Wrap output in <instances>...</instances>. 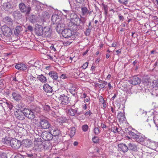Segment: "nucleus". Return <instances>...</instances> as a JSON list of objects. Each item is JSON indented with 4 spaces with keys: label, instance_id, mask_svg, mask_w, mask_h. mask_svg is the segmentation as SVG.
<instances>
[{
    "label": "nucleus",
    "instance_id": "35",
    "mask_svg": "<svg viewBox=\"0 0 158 158\" xmlns=\"http://www.w3.org/2000/svg\"><path fill=\"white\" fill-rule=\"evenodd\" d=\"M69 89L70 90V92H73L75 91L76 88L73 84H70L69 85Z\"/></svg>",
    "mask_w": 158,
    "mask_h": 158
},
{
    "label": "nucleus",
    "instance_id": "14",
    "mask_svg": "<svg viewBox=\"0 0 158 158\" xmlns=\"http://www.w3.org/2000/svg\"><path fill=\"white\" fill-rule=\"evenodd\" d=\"M71 26H70V29H64L62 32V34L65 38L70 37L72 35V30L70 29Z\"/></svg>",
    "mask_w": 158,
    "mask_h": 158
},
{
    "label": "nucleus",
    "instance_id": "17",
    "mask_svg": "<svg viewBox=\"0 0 158 158\" xmlns=\"http://www.w3.org/2000/svg\"><path fill=\"white\" fill-rule=\"evenodd\" d=\"M118 147L120 151H122L123 152H127L128 150L127 146L124 144L120 143L118 144Z\"/></svg>",
    "mask_w": 158,
    "mask_h": 158
},
{
    "label": "nucleus",
    "instance_id": "45",
    "mask_svg": "<svg viewBox=\"0 0 158 158\" xmlns=\"http://www.w3.org/2000/svg\"><path fill=\"white\" fill-rule=\"evenodd\" d=\"M68 77V75L66 74H62L60 77V78L62 79H66Z\"/></svg>",
    "mask_w": 158,
    "mask_h": 158
},
{
    "label": "nucleus",
    "instance_id": "51",
    "mask_svg": "<svg viewBox=\"0 0 158 158\" xmlns=\"http://www.w3.org/2000/svg\"><path fill=\"white\" fill-rule=\"evenodd\" d=\"M71 43V42H69L68 41L64 42L63 43V44L64 46H67L69 45Z\"/></svg>",
    "mask_w": 158,
    "mask_h": 158
},
{
    "label": "nucleus",
    "instance_id": "61",
    "mask_svg": "<svg viewBox=\"0 0 158 158\" xmlns=\"http://www.w3.org/2000/svg\"><path fill=\"white\" fill-rule=\"evenodd\" d=\"M84 0H76V1L78 3H81Z\"/></svg>",
    "mask_w": 158,
    "mask_h": 158
},
{
    "label": "nucleus",
    "instance_id": "7",
    "mask_svg": "<svg viewBox=\"0 0 158 158\" xmlns=\"http://www.w3.org/2000/svg\"><path fill=\"white\" fill-rule=\"evenodd\" d=\"M24 117L30 119H33L35 117V115L31 110L28 109H24L23 110Z\"/></svg>",
    "mask_w": 158,
    "mask_h": 158
},
{
    "label": "nucleus",
    "instance_id": "58",
    "mask_svg": "<svg viewBox=\"0 0 158 158\" xmlns=\"http://www.w3.org/2000/svg\"><path fill=\"white\" fill-rule=\"evenodd\" d=\"M111 110L113 113H116V112L115 111V110L114 109L113 107H111Z\"/></svg>",
    "mask_w": 158,
    "mask_h": 158
},
{
    "label": "nucleus",
    "instance_id": "57",
    "mask_svg": "<svg viewBox=\"0 0 158 158\" xmlns=\"http://www.w3.org/2000/svg\"><path fill=\"white\" fill-rule=\"evenodd\" d=\"M99 87L102 88H104L105 86V85L103 84H99Z\"/></svg>",
    "mask_w": 158,
    "mask_h": 158
},
{
    "label": "nucleus",
    "instance_id": "2",
    "mask_svg": "<svg viewBox=\"0 0 158 158\" xmlns=\"http://www.w3.org/2000/svg\"><path fill=\"white\" fill-rule=\"evenodd\" d=\"M34 146L33 149L36 150H42L44 149L46 145L45 142L41 138H35L34 141Z\"/></svg>",
    "mask_w": 158,
    "mask_h": 158
},
{
    "label": "nucleus",
    "instance_id": "4",
    "mask_svg": "<svg viewBox=\"0 0 158 158\" xmlns=\"http://www.w3.org/2000/svg\"><path fill=\"white\" fill-rule=\"evenodd\" d=\"M19 7L21 12L26 14H29L31 10V7L30 6H26L23 3H20L19 5Z\"/></svg>",
    "mask_w": 158,
    "mask_h": 158
},
{
    "label": "nucleus",
    "instance_id": "40",
    "mask_svg": "<svg viewBox=\"0 0 158 158\" xmlns=\"http://www.w3.org/2000/svg\"><path fill=\"white\" fill-rule=\"evenodd\" d=\"M94 133L96 135H98L100 132V130L99 127H96L94 129Z\"/></svg>",
    "mask_w": 158,
    "mask_h": 158
},
{
    "label": "nucleus",
    "instance_id": "5",
    "mask_svg": "<svg viewBox=\"0 0 158 158\" xmlns=\"http://www.w3.org/2000/svg\"><path fill=\"white\" fill-rule=\"evenodd\" d=\"M59 100L62 105H67L70 102L69 98L64 94L60 95Z\"/></svg>",
    "mask_w": 158,
    "mask_h": 158
},
{
    "label": "nucleus",
    "instance_id": "55",
    "mask_svg": "<svg viewBox=\"0 0 158 158\" xmlns=\"http://www.w3.org/2000/svg\"><path fill=\"white\" fill-rule=\"evenodd\" d=\"M50 48L51 50H53L54 51H56V48H54V46L53 45H52L50 47Z\"/></svg>",
    "mask_w": 158,
    "mask_h": 158
},
{
    "label": "nucleus",
    "instance_id": "3",
    "mask_svg": "<svg viewBox=\"0 0 158 158\" xmlns=\"http://www.w3.org/2000/svg\"><path fill=\"white\" fill-rule=\"evenodd\" d=\"M51 126L49 121L46 118H41L40 119L39 127L41 129H47Z\"/></svg>",
    "mask_w": 158,
    "mask_h": 158
},
{
    "label": "nucleus",
    "instance_id": "33",
    "mask_svg": "<svg viewBox=\"0 0 158 158\" xmlns=\"http://www.w3.org/2000/svg\"><path fill=\"white\" fill-rule=\"evenodd\" d=\"M11 140V139L10 138L6 137L5 138L2 139V141L4 144L10 145Z\"/></svg>",
    "mask_w": 158,
    "mask_h": 158
},
{
    "label": "nucleus",
    "instance_id": "52",
    "mask_svg": "<svg viewBox=\"0 0 158 158\" xmlns=\"http://www.w3.org/2000/svg\"><path fill=\"white\" fill-rule=\"evenodd\" d=\"M119 2L122 3L123 4H126L127 0H119Z\"/></svg>",
    "mask_w": 158,
    "mask_h": 158
},
{
    "label": "nucleus",
    "instance_id": "24",
    "mask_svg": "<svg viewBox=\"0 0 158 158\" xmlns=\"http://www.w3.org/2000/svg\"><path fill=\"white\" fill-rule=\"evenodd\" d=\"M49 76L54 80H56L58 78L57 73L54 71H51L49 73Z\"/></svg>",
    "mask_w": 158,
    "mask_h": 158
},
{
    "label": "nucleus",
    "instance_id": "29",
    "mask_svg": "<svg viewBox=\"0 0 158 158\" xmlns=\"http://www.w3.org/2000/svg\"><path fill=\"white\" fill-rule=\"evenodd\" d=\"M128 146L131 150L134 152H136L138 150L137 146L133 143H130L128 144Z\"/></svg>",
    "mask_w": 158,
    "mask_h": 158
},
{
    "label": "nucleus",
    "instance_id": "19",
    "mask_svg": "<svg viewBox=\"0 0 158 158\" xmlns=\"http://www.w3.org/2000/svg\"><path fill=\"white\" fill-rule=\"evenodd\" d=\"M3 21L6 23L10 26H12L13 24V20L10 17L6 16L3 19Z\"/></svg>",
    "mask_w": 158,
    "mask_h": 158
},
{
    "label": "nucleus",
    "instance_id": "10",
    "mask_svg": "<svg viewBox=\"0 0 158 158\" xmlns=\"http://www.w3.org/2000/svg\"><path fill=\"white\" fill-rule=\"evenodd\" d=\"M21 145L20 142L15 139H12L10 143V145L13 148L18 149L20 148Z\"/></svg>",
    "mask_w": 158,
    "mask_h": 158
},
{
    "label": "nucleus",
    "instance_id": "31",
    "mask_svg": "<svg viewBox=\"0 0 158 158\" xmlns=\"http://www.w3.org/2000/svg\"><path fill=\"white\" fill-rule=\"evenodd\" d=\"M23 30L22 27L20 26H17L16 27L14 31L15 34L16 35H19L21 31Z\"/></svg>",
    "mask_w": 158,
    "mask_h": 158
},
{
    "label": "nucleus",
    "instance_id": "60",
    "mask_svg": "<svg viewBox=\"0 0 158 158\" xmlns=\"http://www.w3.org/2000/svg\"><path fill=\"white\" fill-rule=\"evenodd\" d=\"M48 58L49 59H50L52 60H53V58L51 56L48 55Z\"/></svg>",
    "mask_w": 158,
    "mask_h": 158
},
{
    "label": "nucleus",
    "instance_id": "41",
    "mask_svg": "<svg viewBox=\"0 0 158 158\" xmlns=\"http://www.w3.org/2000/svg\"><path fill=\"white\" fill-rule=\"evenodd\" d=\"M82 15H85L88 11L86 7H82L81 9Z\"/></svg>",
    "mask_w": 158,
    "mask_h": 158
},
{
    "label": "nucleus",
    "instance_id": "23",
    "mask_svg": "<svg viewBox=\"0 0 158 158\" xmlns=\"http://www.w3.org/2000/svg\"><path fill=\"white\" fill-rule=\"evenodd\" d=\"M23 146L28 148L32 144L31 141L29 139H25L23 141Z\"/></svg>",
    "mask_w": 158,
    "mask_h": 158
},
{
    "label": "nucleus",
    "instance_id": "48",
    "mask_svg": "<svg viewBox=\"0 0 158 158\" xmlns=\"http://www.w3.org/2000/svg\"><path fill=\"white\" fill-rule=\"evenodd\" d=\"M14 158H24V157L22 155L18 154L15 156Z\"/></svg>",
    "mask_w": 158,
    "mask_h": 158
},
{
    "label": "nucleus",
    "instance_id": "16",
    "mask_svg": "<svg viewBox=\"0 0 158 158\" xmlns=\"http://www.w3.org/2000/svg\"><path fill=\"white\" fill-rule=\"evenodd\" d=\"M140 79L137 76H134L132 77L131 80V83L134 85H136L140 83Z\"/></svg>",
    "mask_w": 158,
    "mask_h": 158
},
{
    "label": "nucleus",
    "instance_id": "43",
    "mask_svg": "<svg viewBox=\"0 0 158 158\" xmlns=\"http://www.w3.org/2000/svg\"><path fill=\"white\" fill-rule=\"evenodd\" d=\"M6 104L7 105V106L9 108L10 110H11L12 109L13 106L11 102H6Z\"/></svg>",
    "mask_w": 158,
    "mask_h": 158
},
{
    "label": "nucleus",
    "instance_id": "46",
    "mask_svg": "<svg viewBox=\"0 0 158 158\" xmlns=\"http://www.w3.org/2000/svg\"><path fill=\"white\" fill-rule=\"evenodd\" d=\"M88 65V63L87 62H86L82 66V68L83 69H85L87 67Z\"/></svg>",
    "mask_w": 158,
    "mask_h": 158
},
{
    "label": "nucleus",
    "instance_id": "59",
    "mask_svg": "<svg viewBox=\"0 0 158 158\" xmlns=\"http://www.w3.org/2000/svg\"><path fill=\"white\" fill-rule=\"evenodd\" d=\"M101 126L103 128H106V125L105 124H104L103 123H101Z\"/></svg>",
    "mask_w": 158,
    "mask_h": 158
},
{
    "label": "nucleus",
    "instance_id": "63",
    "mask_svg": "<svg viewBox=\"0 0 158 158\" xmlns=\"http://www.w3.org/2000/svg\"><path fill=\"white\" fill-rule=\"evenodd\" d=\"M108 85L109 87V89H110L111 88V85L110 83H108Z\"/></svg>",
    "mask_w": 158,
    "mask_h": 158
},
{
    "label": "nucleus",
    "instance_id": "34",
    "mask_svg": "<svg viewBox=\"0 0 158 158\" xmlns=\"http://www.w3.org/2000/svg\"><path fill=\"white\" fill-rule=\"evenodd\" d=\"M76 132V129L75 127H73L70 129L69 135L70 137H72L74 135Z\"/></svg>",
    "mask_w": 158,
    "mask_h": 158
},
{
    "label": "nucleus",
    "instance_id": "37",
    "mask_svg": "<svg viewBox=\"0 0 158 158\" xmlns=\"http://www.w3.org/2000/svg\"><path fill=\"white\" fill-rule=\"evenodd\" d=\"M42 107L43 108L44 110L46 112H49L50 110V107L49 106L46 105H42Z\"/></svg>",
    "mask_w": 158,
    "mask_h": 158
},
{
    "label": "nucleus",
    "instance_id": "9",
    "mask_svg": "<svg viewBox=\"0 0 158 158\" xmlns=\"http://www.w3.org/2000/svg\"><path fill=\"white\" fill-rule=\"evenodd\" d=\"M52 131H50L49 132L47 131L43 132L41 134V136L43 139L45 141H49L51 140L52 138Z\"/></svg>",
    "mask_w": 158,
    "mask_h": 158
},
{
    "label": "nucleus",
    "instance_id": "18",
    "mask_svg": "<svg viewBox=\"0 0 158 158\" xmlns=\"http://www.w3.org/2000/svg\"><path fill=\"white\" fill-rule=\"evenodd\" d=\"M2 8L6 11H8L9 10L12 9L13 6L9 2H6L3 3Z\"/></svg>",
    "mask_w": 158,
    "mask_h": 158
},
{
    "label": "nucleus",
    "instance_id": "39",
    "mask_svg": "<svg viewBox=\"0 0 158 158\" xmlns=\"http://www.w3.org/2000/svg\"><path fill=\"white\" fill-rule=\"evenodd\" d=\"M81 128L83 131L86 132L88 131L89 127L87 125L85 124L83 125Z\"/></svg>",
    "mask_w": 158,
    "mask_h": 158
},
{
    "label": "nucleus",
    "instance_id": "25",
    "mask_svg": "<svg viewBox=\"0 0 158 158\" xmlns=\"http://www.w3.org/2000/svg\"><path fill=\"white\" fill-rule=\"evenodd\" d=\"M99 104L100 105H102L103 106V109H105L107 106L106 103L105 102L103 97L102 96L99 97Z\"/></svg>",
    "mask_w": 158,
    "mask_h": 158
},
{
    "label": "nucleus",
    "instance_id": "8",
    "mask_svg": "<svg viewBox=\"0 0 158 158\" xmlns=\"http://www.w3.org/2000/svg\"><path fill=\"white\" fill-rule=\"evenodd\" d=\"M15 117L19 120H23L25 118L23 111L19 109H16L14 112Z\"/></svg>",
    "mask_w": 158,
    "mask_h": 158
},
{
    "label": "nucleus",
    "instance_id": "28",
    "mask_svg": "<svg viewBox=\"0 0 158 158\" xmlns=\"http://www.w3.org/2000/svg\"><path fill=\"white\" fill-rule=\"evenodd\" d=\"M117 118L119 121L122 122L125 120V117L124 113L123 112H120L118 113L117 115Z\"/></svg>",
    "mask_w": 158,
    "mask_h": 158
},
{
    "label": "nucleus",
    "instance_id": "11",
    "mask_svg": "<svg viewBox=\"0 0 158 158\" xmlns=\"http://www.w3.org/2000/svg\"><path fill=\"white\" fill-rule=\"evenodd\" d=\"M17 127L15 125H11L10 127L7 129V132L10 136L15 135L17 131Z\"/></svg>",
    "mask_w": 158,
    "mask_h": 158
},
{
    "label": "nucleus",
    "instance_id": "44",
    "mask_svg": "<svg viewBox=\"0 0 158 158\" xmlns=\"http://www.w3.org/2000/svg\"><path fill=\"white\" fill-rule=\"evenodd\" d=\"M92 113L91 112V110H89L86 111L84 114L85 116H89Z\"/></svg>",
    "mask_w": 158,
    "mask_h": 158
},
{
    "label": "nucleus",
    "instance_id": "53",
    "mask_svg": "<svg viewBox=\"0 0 158 158\" xmlns=\"http://www.w3.org/2000/svg\"><path fill=\"white\" fill-rule=\"evenodd\" d=\"M82 109L83 110H85L87 108V107L86 104H84L82 106Z\"/></svg>",
    "mask_w": 158,
    "mask_h": 158
},
{
    "label": "nucleus",
    "instance_id": "36",
    "mask_svg": "<svg viewBox=\"0 0 158 158\" xmlns=\"http://www.w3.org/2000/svg\"><path fill=\"white\" fill-rule=\"evenodd\" d=\"M152 87L153 88H158V80H154L152 82Z\"/></svg>",
    "mask_w": 158,
    "mask_h": 158
},
{
    "label": "nucleus",
    "instance_id": "20",
    "mask_svg": "<svg viewBox=\"0 0 158 158\" xmlns=\"http://www.w3.org/2000/svg\"><path fill=\"white\" fill-rule=\"evenodd\" d=\"M44 90L47 93H51L52 91V89L48 84H45L43 86Z\"/></svg>",
    "mask_w": 158,
    "mask_h": 158
},
{
    "label": "nucleus",
    "instance_id": "49",
    "mask_svg": "<svg viewBox=\"0 0 158 158\" xmlns=\"http://www.w3.org/2000/svg\"><path fill=\"white\" fill-rule=\"evenodd\" d=\"M27 29L31 31H33V27L31 25H29L27 27Z\"/></svg>",
    "mask_w": 158,
    "mask_h": 158
},
{
    "label": "nucleus",
    "instance_id": "26",
    "mask_svg": "<svg viewBox=\"0 0 158 158\" xmlns=\"http://www.w3.org/2000/svg\"><path fill=\"white\" fill-rule=\"evenodd\" d=\"M12 96L13 99L16 101L20 100L22 99V97L20 95L15 92L13 93Z\"/></svg>",
    "mask_w": 158,
    "mask_h": 158
},
{
    "label": "nucleus",
    "instance_id": "1",
    "mask_svg": "<svg viewBox=\"0 0 158 158\" xmlns=\"http://www.w3.org/2000/svg\"><path fill=\"white\" fill-rule=\"evenodd\" d=\"M71 22L69 23V25L73 24L71 26L70 29L73 31H75L77 29V26H80L81 23H82L81 19L79 18L78 16L75 14H71L70 16Z\"/></svg>",
    "mask_w": 158,
    "mask_h": 158
},
{
    "label": "nucleus",
    "instance_id": "27",
    "mask_svg": "<svg viewBox=\"0 0 158 158\" xmlns=\"http://www.w3.org/2000/svg\"><path fill=\"white\" fill-rule=\"evenodd\" d=\"M28 80L31 85L35 83L36 78L34 77L31 74H30Z\"/></svg>",
    "mask_w": 158,
    "mask_h": 158
},
{
    "label": "nucleus",
    "instance_id": "54",
    "mask_svg": "<svg viewBox=\"0 0 158 158\" xmlns=\"http://www.w3.org/2000/svg\"><path fill=\"white\" fill-rule=\"evenodd\" d=\"M117 46V43L116 42H113L111 44V47H115Z\"/></svg>",
    "mask_w": 158,
    "mask_h": 158
},
{
    "label": "nucleus",
    "instance_id": "13",
    "mask_svg": "<svg viewBox=\"0 0 158 158\" xmlns=\"http://www.w3.org/2000/svg\"><path fill=\"white\" fill-rule=\"evenodd\" d=\"M2 29L3 33L5 35L9 36L11 35L12 31L10 27L5 26L2 27Z\"/></svg>",
    "mask_w": 158,
    "mask_h": 158
},
{
    "label": "nucleus",
    "instance_id": "56",
    "mask_svg": "<svg viewBox=\"0 0 158 158\" xmlns=\"http://www.w3.org/2000/svg\"><path fill=\"white\" fill-rule=\"evenodd\" d=\"M118 18L120 20H121L122 19H123L124 18L122 15H118Z\"/></svg>",
    "mask_w": 158,
    "mask_h": 158
},
{
    "label": "nucleus",
    "instance_id": "30",
    "mask_svg": "<svg viewBox=\"0 0 158 158\" xmlns=\"http://www.w3.org/2000/svg\"><path fill=\"white\" fill-rule=\"evenodd\" d=\"M42 107V105L40 103L38 102L33 109L36 112L38 113L40 111Z\"/></svg>",
    "mask_w": 158,
    "mask_h": 158
},
{
    "label": "nucleus",
    "instance_id": "21",
    "mask_svg": "<svg viewBox=\"0 0 158 158\" xmlns=\"http://www.w3.org/2000/svg\"><path fill=\"white\" fill-rule=\"evenodd\" d=\"M37 78L42 83H45L47 82V79L46 77L43 74H41L38 76Z\"/></svg>",
    "mask_w": 158,
    "mask_h": 158
},
{
    "label": "nucleus",
    "instance_id": "50",
    "mask_svg": "<svg viewBox=\"0 0 158 158\" xmlns=\"http://www.w3.org/2000/svg\"><path fill=\"white\" fill-rule=\"evenodd\" d=\"M87 94H86L85 93H84L82 94L81 96V98H87Z\"/></svg>",
    "mask_w": 158,
    "mask_h": 158
},
{
    "label": "nucleus",
    "instance_id": "47",
    "mask_svg": "<svg viewBox=\"0 0 158 158\" xmlns=\"http://www.w3.org/2000/svg\"><path fill=\"white\" fill-rule=\"evenodd\" d=\"M84 101L85 102H89V104L90 103V98L89 97L87 96V98L84 99Z\"/></svg>",
    "mask_w": 158,
    "mask_h": 158
},
{
    "label": "nucleus",
    "instance_id": "38",
    "mask_svg": "<svg viewBox=\"0 0 158 158\" xmlns=\"http://www.w3.org/2000/svg\"><path fill=\"white\" fill-rule=\"evenodd\" d=\"M93 142L94 143H97L99 142V138L98 136H94L92 139Z\"/></svg>",
    "mask_w": 158,
    "mask_h": 158
},
{
    "label": "nucleus",
    "instance_id": "64",
    "mask_svg": "<svg viewBox=\"0 0 158 158\" xmlns=\"http://www.w3.org/2000/svg\"><path fill=\"white\" fill-rule=\"evenodd\" d=\"M117 94H114V96L111 99L113 100H114V98H115L116 97Z\"/></svg>",
    "mask_w": 158,
    "mask_h": 158
},
{
    "label": "nucleus",
    "instance_id": "12",
    "mask_svg": "<svg viewBox=\"0 0 158 158\" xmlns=\"http://www.w3.org/2000/svg\"><path fill=\"white\" fill-rule=\"evenodd\" d=\"M35 31L36 34L38 36L42 35L43 33L44 30L42 26L37 24L35 28Z\"/></svg>",
    "mask_w": 158,
    "mask_h": 158
},
{
    "label": "nucleus",
    "instance_id": "62",
    "mask_svg": "<svg viewBox=\"0 0 158 158\" xmlns=\"http://www.w3.org/2000/svg\"><path fill=\"white\" fill-rule=\"evenodd\" d=\"M73 144L74 146H77L78 144V142L77 141H75L73 143Z\"/></svg>",
    "mask_w": 158,
    "mask_h": 158
},
{
    "label": "nucleus",
    "instance_id": "15",
    "mask_svg": "<svg viewBox=\"0 0 158 158\" xmlns=\"http://www.w3.org/2000/svg\"><path fill=\"white\" fill-rule=\"evenodd\" d=\"M15 68L20 70L24 71L27 69V66L24 64H18L15 66Z\"/></svg>",
    "mask_w": 158,
    "mask_h": 158
},
{
    "label": "nucleus",
    "instance_id": "22",
    "mask_svg": "<svg viewBox=\"0 0 158 158\" xmlns=\"http://www.w3.org/2000/svg\"><path fill=\"white\" fill-rule=\"evenodd\" d=\"M51 131L52 132V137L58 136L60 134V131L57 128L52 129Z\"/></svg>",
    "mask_w": 158,
    "mask_h": 158
},
{
    "label": "nucleus",
    "instance_id": "6",
    "mask_svg": "<svg viewBox=\"0 0 158 158\" xmlns=\"http://www.w3.org/2000/svg\"><path fill=\"white\" fill-rule=\"evenodd\" d=\"M130 135L131 136L132 138L135 139V140L139 143L143 142L145 140V138L143 136L140 135H137L133 132H131Z\"/></svg>",
    "mask_w": 158,
    "mask_h": 158
},
{
    "label": "nucleus",
    "instance_id": "42",
    "mask_svg": "<svg viewBox=\"0 0 158 158\" xmlns=\"http://www.w3.org/2000/svg\"><path fill=\"white\" fill-rule=\"evenodd\" d=\"M118 129L116 126H114L113 127H112L111 129V131H113L114 133H116V132H118Z\"/></svg>",
    "mask_w": 158,
    "mask_h": 158
},
{
    "label": "nucleus",
    "instance_id": "32",
    "mask_svg": "<svg viewBox=\"0 0 158 158\" xmlns=\"http://www.w3.org/2000/svg\"><path fill=\"white\" fill-rule=\"evenodd\" d=\"M77 112V110L70 107L68 110L69 114L72 116H74Z\"/></svg>",
    "mask_w": 158,
    "mask_h": 158
}]
</instances>
